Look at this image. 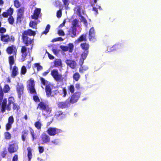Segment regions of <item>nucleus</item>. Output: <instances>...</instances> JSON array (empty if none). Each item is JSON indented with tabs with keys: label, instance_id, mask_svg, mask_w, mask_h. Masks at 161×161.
Instances as JSON below:
<instances>
[{
	"label": "nucleus",
	"instance_id": "24",
	"mask_svg": "<svg viewBox=\"0 0 161 161\" xmlns=\"http://www.w3.org/2000/svg\"><path fill=\"white\" fill-rule=\"evenodd\" d=\"M87 41L86 34L84 33L81 35L77 39L78 42H80L82 41L86 42Z\"/></svg>",
	"mask_w": 161,
	"mask_h": 161
},
{
	"label": "nucleus",
	"instance_id": "34",
	"mask_svg": "<svg viewBox=\"0 0 161 161\" xmlns=\"http://www.w3.org/2000/svg\"><path fill=\"white\" fill-rule=\"evenodd\" d=\"M67 88L69 92H70L72 94L74 93L75 89L74 85H70L68 86Z\"/></svg>",
	"mask_w": 161,
	"mask_h": 161
},
{
	"label": "nucleus",
	"instance_id": "55",
	"mask_svg": "<svg viewBox=\"0 0 161 161\" xmlns=\"http://www.w3.org/2000/svg\"><path fill=\"white\" fill-rule=\"evenodd\" d=\"M62 12L61 10H59L57 12V17L58 18H60L62 16Z\"/></svg>",
	"mask_w": 161,
	"mask_h": 161
},
{
	"label": "nucleus",
	"instance_id": "20",
	"mask_svg": "<svg viewBox=\"0 0 161 161\" xmlns=\"http://www.w3.org/2000/svg\"><path fill=\"white\" fill-rule=\"evenodd\" d=\"M76 28H71L68 31V34L72 37L74 38L76 36Z\"/></svg>",
	"mask_w": 161,
	"mask_h": 161
},
{
	"label": "nucleus",
	"instance_id": "59",
	"mask_svg": "<svg viewBox=\"0 0 161 161\" xmlns=\"http://www.w3.org/2000/svg\"><path fill=\"white\" fill-rule=\"evenodd\" d=\"M39 152L40 153H42L44 151V149L42 146H39L38 148Z\"/></svg>",
	"mask_w": 161,
	"mask_h": 161
},
{
	"label": "nucleus",
	"instance_id": "54",
	"mask_svg": "<svg viewBox=\"0 0 161 161\" xmlns=\"http://www.w3.org/2000/svg\"><path fill=\"white\" fill-rule=\"evenodd\" d=\"M12 124L7 123L6 125V129L7 130H9L12 127Z\"/></svg>",
	"mask_w": 161,
	"mask_h": 161
},
{
	"label": "nucleus",
	"instance_id": "38",
	"mask_svg": "<svg viewBox=\"0 0 161 161\" xmlns=\"http://www.w3.org/2000/svg\"><path fill=\"white\" fill-rule=\"evenodd\" d=\"M10 89L9 86L8 84H5L4 86L3 90V92L5 93H8Z\"/></svg>",
	"mask_w": 161,
	"mask_h": 161
},
{
	"label": "nucleus",
	"instance_id": "27",
	"mask_svg": "<svg viewBox=\"0 0 161 161\" xmlns=\"http://www.w3.org/2000/svg\"><path fill=\"white\" fill-rule=\"evenodd\" d=\"M54 66L55 67H62L61 61L60 59H56L54 62Z\"/></svg>",
	"mask_w": 161,
	"mask_h": 161
},
{
	"label": "nucleus",
	"instance_id": "63",
	"mask_svg": "<svg viewBox=\"0 0 161 161\" xmlns=\"http://www.w3.org/2000/svg\"><path fill=\"white\" fill-rule=\"evenodd\" d=\"M47 53L48 58L50 59H53L54 58V57L52 55L50 54L48 52H47Z\"/></svg>",
	"mask_w": 161,
	"mask_h": 161
},
{
	"label": "nucleus",
	"instance_id": "14",
	"mask_svg": "<svg viewBox=\"0 0 161 161\" xmlns=\"http://www.w3.org/2000/svg\"><path fill=\"white\" fill-rule=\"evenodd\" d=\"M41 137L43 144L47 143L50 142V137L45 133L42 134Z\"/></svg>",
	"mask_w": 161,
	"mask_h": 161
},
{
	"label": "nucleus",
	"instance_id": "10",
	"mask_svg": "<svg viewBox=\"0 0 161 161\" xmlns=\"http://www.w3.org/2000/svg\"><path fill=\"white\" fill-rule=\"evenodd\" d=\"M6 51L8 54L10 55L13 54L15 57H16L17 50L15 45H11L8 47L6 48Z\"/></svg>",
	"mask_w": 161,
	"mask_h": 161
},
{
	"label": "nucleus",
	"instance_id": "16",
	"mask_svg": "<svg viewBox=\"0 0 161 161\" xmlns=\"http://www.w3.org/2000/svg\"><path fill=\"white\" fill-rule=\"evenodd\" d=\"M41 11V9L40 8L36 9L34 11L33 14L31 16V18L36 20L38 19L40 14Z\"/></svg>",
	"mask_w": 161,
	"mask_h": 161
},
{
	"label": "nucleus",
	"instance_id": "12",
	"mask_svg": "<svg viewBox=\"0 0 161 161\" xmlns=\"http://www.w3.org/2000/svg\"><path fill=\"white\" fill-rule=\"evenodd\" d=\"M24 87L22 84L18 83L16 86V90L17 92L18 97L20 98L24 93Z\"/></svg>",
	"mask_w": 161,
	"mask_h": 161
},
{
	"label": "nucleus",
	"instance_id": "60",
	"mask_svg": "<svg viewBox=\"0 0 161 161\" xmlns=\"http://www.w3.org/2000/svg\"><path fill=\"white\" fill-rule=\"evenodd\" d=\"M18 156L17 154H15L13 156L12 161H18Z\"/></svg>",
	"mask_w": 161,
	"mask_h": 161
},
{
	"label": "nucleus",
	"instance_id": "13",
	"mask_svg": "<svg viewBox=\"0 0 161 161\" xmlns=\"http://www.w3.org/2000/svg\"><path fill=\"white\" fill-rule=\"evenodd\" d=\"M57 105L58 108L63 109L68 108L69 106L70 103L68 101L66 100L65 101L58 102Z\"/></svg>",
	"mask_w": 161,
	"mask_h": 161
},
{
	"label": "nucleus",
	"instance_id": "3",
	"mask_svg": "<svg viewBox=\"0 0 161 161\" xmlns=\"http://www.w3.org/2000/svg\"><path fill=\"white\" fill-rule=\"evenodd\" d=\"M36 108L41 110L42 115L46 118L49 116L52 110V108L48 103L43 101H41L37 104Z\"/></svg>",
	"mask_w": 161,
	"mask_h": 161
},
{
	"label": "nucleus",
	"instance_id": "28",
	"mask_svg": "<svg viewBox=\"0 0 161 161\" xmlns=\"http://www.w3.org/2000/svg\"><path fill=\"white\" fill-rule=\"evenodd\" d=\"M58 113L56 115V117L58 119L60 120L65 118V115L63 114L61 111H58Z\"/></svg>",
	"mask_w": 161,
	"mask_h": 161
},
{
	"label": "nucleus",
	"instance_id": "7",
	"mask_svg": "<svg viewBox=\"0 0 161 161\" xmlns=\"http://www.w3.org/2000/svg\"><path fill=\"white\" fill-rule=\"evenodd\" d=\"M80 94L81 93L79 92H76L72 94L68 99L69 103L74 104L77 102L80 96Z\"/></svg>",
	"mask_w": 161,
	"mask_h": 161
},
{
	"label": "nucleus",
	"instance_id": "1",
	"mask_svg": "<svg viewBox=\"0 0 161 161\" xmlns=\"http://www.w3.org/2000/svg\"><path fill=\"white\" fill-rule=\"evenodd\" d=\"M4 94L3 89L0 87V105L1 107V112L3 113L6 111V109L8 111L11 110V105H13L15 103V100L14 97L11 96L8 98V103L7 104V99L6 98L3 99Z\"/></svg>",
	"mask_w": 161,
	"mask_h": 161
},
{
	"label": "nucleus",
	"instance_id": "26",
	"mask_svg": "<svg viewBox=\"0 0 161 161\" xmlns=\"http://www.w3.org/2000/svg\"><path fill=\"white\" fill-rule=\"evenodd\" d=\"M14 55L13 56H10L8 57V61L10 65V69H11L12 66L14 63Z\"/></svg>",
	"mask_w": 161,
	"mask_h": 161
},
{
	"label": "nucleus",
	"instance_id": "18",
	"mask_svg": "<svg viewBox=\"0 0 161 161\" xmlns=\"http://www.w3.org/2000/svg\"><path fill=\"white\" fill-rule=\"evenodd\" d=\"M89 51L83 52L81 55L79 63L80 65H82L84 63V60L86 58L88 54Z\"/></svg>",
	"mask_w": 161,
	"mask_h": 161
},
{
	"label": "nucleus",
	"instance_id": "42",
	"mask_svg": "<svg viewBox=\"0 0 161 161\" xmlns=\"http://www.w3.org/2000/svg\"><path fill=\"white\" fill-rule=\"evenodd\" d=\"M27 72V69L23 65L22 66L21 69L20 75H25Z\"/></svg>",
	"mask_w": 161,
	"mask_h": 161
},
{
	"label": "nucleus",
	"instance_id": "58",
	"mask_svg": "<svg viewBox=\"0 0 161 161\" xmlns=\"http://www.w3.org/2000/svg\"><path fill=\"white\" fill-rule=\"evenodd\" d=\"M58 33L59 36H64L65 35V33L64 31L62 30H59L58 31Z\"/></svg>",
	"mask_w": 161,
	"mask_h": 161
},
{
	"label": "nucleus",
	"instance_id": "57",
	"mask_svg": "<svg viewBox=\"0 0 161 161\" xmlns=\"http://www.w3.org/2000/svg\"><path fill=\"white\" fill-rule=\"evenodd\" d=\"M61 48L64 51L66 52L68 51V47L67 46H61Z\"/></svg>",
	"mask_w": 161,
	"mask_h": 161
},
{
	"label": "nucleus",
	"instance_id": "21",
	"mask_svg": "<svg viewBox=\"0 0 161 161\" xmlns=\"http://www.w3.org/2000/svg\"><path fill=\"white\" fill-rule=\"evenodd\" d=\"M28 135V131L27 130H24L21 132V138L23 142L25 141L26 137Z\"/></svg>",
	"mask_w": 161,
	"mask_h": 161
},
{
	"label": "nucleus",
	"instance_id": "36",
	"mask_svg": "<svg viewBox=\"0 0 161 161\" xmlns=\"http://www.w3.org/2000/svg\"><path fill=\"white\" fill-rule=\"evenodd\" d=\"M80 75L78 72H76L74 73L73 76V77L75 81H78L80 78Z\"/></svg>",
	"mask_w": 161,
	"mask_h": 161
},
{
	"label": "nucleus",
	"instance_id": "44",
	"mask_svg": "<svg viewBox=\"0 0 161 161\" xmlns=\"http://www.w3.org/2000/svg\"><path fill=\"white\" fill-rule=\"evenodd\" d=\"M14 7L18 8L21 6V3L18 0H15L14 1Z\"/></svg>",
	"mask_w": 161,
	"mask_h": 161
},
{
	"label": "nucleus",
	"instance_id": "56",
	"mask_svg": "<svg viewBox=\"0 0 161 161\" xmlns=\"http://www.w3.org/2000/svg\"><path fill=\"white\" fill-rule=\"evenodd\" d=\"M76 8H77V11L78 13V14L79 16H80L81 14V7L80 6H78Z\"/></svg>",
	"mask_w": 161,
	"mask_h": 161
},
{
	"label": "nucleus",
	"instance_id": "53",
	"mask_svg": "<svg viewBox=\"0 0 161 161\" xmlns=\"http://www.w3.org/2000/svg\"><path fill=\"white\" fill-rule=\"evenodd\" d=\"M82 65H80L81 67L79 69V72H83V71H86L88 69V67H82Z\"/></svg>",
	"mask_w": 161,
	"mask_h": 161
},
{
	"label": "nucleus",
	"instance_id": "40",
	"mask_svg": "<svg viewBox=\"0 0 161 161\" xmlns=\"http://www.w3.org/2000/svg\"><path fill=\"white\" fill-rule=\"evenodd\" d=\"M67 47H68V51L69 53H72L74 49V45L72 43H69Z\"/></svg>",
	"mask_w": 161,
	"mask_h": 161
},
{
	"label": "nucleus",
	"instance_id": "25",
	"mask_svg": "<svg viewBox=\"0 0 161 161\" xmlns=\"http://www.w3.org/2000/svg\"><path fill=\"white\" fill-rule=\"evenodd\" d=\"M30 134L32 138V141H34L37 138L38 136L35 133L33 129L31 128H30Z\"/></svg>",
	"mask_w": 161,
	"mask_h": 161
},
{
	"label": "nucleus",
	"instance_id": "47",
	"mask_svg": "<svg viewBox=\"0 0 161 161\" xmlns=\"http://www.w3.org/2000/svg\"><path fill=\"white\" fill-rule=\"evenodd\" d=\"M8 23L11 25H13L14 22V19L12 16H10L8 19Z\"/></svg>",
	"mask_w": 161,
	"mask_h": 161
},
{
	"label": "nucleus",
	"instance_id": "15",
	"mask_svg": "<svg viewBox=\"0 0 161 161\" xmlns=\"http://www.w3.org/2000/svg\"><path fill=\"white\" fill-rule=\"evenodd\" d=\"M26 46H23L21 47V49L20 52L22 53V54L21 55V56L22 58H24V60L25 59V58H26L27 55V50L28 51H29L30 50V48H27L26 47Z\"/></svg>",
	"mask_w": 161,
	"mask_h": 161
},
{
	"label": "nucleus",
	"instance_id": "41",
	"mask_svg": "<svg viewBox=\"0 0 161 161\" xmlns=\"http://www.w3.org/2000/svg\"><path fill=\"white\" fill-rule=\"evenodd\" d=\"M78 20L77 19H74L72 22V26L71 28H76V26L78 23Z\"/></svg>",
	"mask_w": 161,
	"mask_h": 161
},
{
	"label": "nucleus",
	"instance_id": "35",
	"mask_svg": "<svg viewBox=\"0 0 161 161\" xmlns=\"http://www.w3.org/2000/svg\"><path fill=\"white\" fill-rule=\"evenodd\" d=\"M8 152L6 148H4L0 153L1 157L4 158L8 154Z\"/></svg>",
	"mask_w": 161,
	"mask_h": 161
},
{
	"label": "nucleus",
	"instance_id": "49",
	"mask_svg": "<svg viewBox=\"0 0 161 161\" xmlns=\"http://www.w3.org/2000/svg\"><path fill=\"white\" fill-rule=\"evenodd\" d=\"M62 94H63V97H65L67 96V92L66 87H64L62 88Z\"/></svg>",
	"mask_w": 161,
	"mask_h": 161
},
{
	"label": "nucleus",
	"instance_id": "48",
	"mask_svg": "<svg viewBox=\"0 0 161 161\" xmlns=\"http://www.w3.org/2000/svg\"><path fill=\"white\" fill-rule=\"evenodd\" d=\"M14 11V9L11 8H10L7 10V13L9 16H12Z\"/></svg>",
	"mask_w": 161,
	"mask_h": 161
},
{
	"label": "nucleus",
	"instance_id": "23",
	"mask_svg": "<svg viewBox=\"0 0 161 161\" xmlns=\"http://www.w3.org/2000/svg\"><path fill=\"white\" fill-rule=\"evenodd\" d=\"M34 125L35 127L38 130H41L42 125V122L40 121V119L35 122Z\"/></svg>",
	"mask_w": 161,
	"mask_h": 161
},
{
	"label": "nucleus",
	"instance_id": "22",
	"mask_svg": "<svg viewBox=\"0 0 161 161\" xmlns=\"http://www.w3.org/2000/svg\"><path fill=\"white\" fill-rule=\"evenodd\" d=\"M81 48L85 52L89 51L88 49L89 47V44L86 42L82 43L80 45Z\"/></svg>",
	"mask_w": 161,
	"mask_h": 161
},
{
	"label": "nucleus",
	"instance_id": "62",
	"mask_svg": "<svg viewBox=\"0 0 161 161\" xmlns=\"http://www.w3.org/2000/svg\"><path fill=\"white\" fill-rule=\"evenodd\" d=\"M6 29L5 28L2 27H0V33H3L6 32Z\"/></svg>",
	"mask_w": 161,
	"mask_h": 161
},
{
	"label": "nucleus",
	"instance_id": "19",
	"mask_svg": "<svg viewBox=\"0 0 161 161\" xmlns=\"http://www.w3.org/2000/svg\"><path fill=\"white\" fill-rule=\"evenodd\" d=\"M65 63L68 65L72 69L75 68L76 65L75 62L73 60L67 59L66 60Z\"/></svg>",
	"mask_w": 161,
	"mask_h": 161
},
{
	"label": "nucleus",
	"instance_id": "30",
	"mask_svg": "<svg viewBox=\"0 0 161 161\" xmlns=\"http://www.w3.org/2000/svg\"><path fill=\"white\" fill-rule=\"evenodd\" d=\"M28 152L27 156L29 159V160L30 161L32 157V149L30 147H28L27 148Z\"/></svg>",
	"mask_w": 161,
	"mask_h": 161
},
{
	"label": "nucleus",
	"instance_id": "17",
	"mask_svg": "<svg viewBox=\"0 0 161 161\" xmlns=\"http://www.w3.org/2000/svg\"><path fill=\"white\" fill-rule=\"evenodd\" d=\"M11 76L13 78H15L19 74V69L18 67L16 66H14L12 69Z\"/></svg>",
	"mask_w": 161,
	"mask_h": 161
},
{
	"label": "nucleus",
	"instance_id": "5",
	"mask_svg": "<svg viewBox=\"0 0 161 161\" xmlns=\"http://www.w3.org/2000/svg\"><path fill=\"white\" fill-rule=\"evenodd\" d=\"M51 75L56 81L60 82L63 81L64 78L61 74L59 73L57 69H54L52 70Z\"/></svg>",
	"mask_w": 161,
	"mask_h": 161
},
{
	"label": "nucleus",
	"instance_id": "6",
	"mask_svg": "<svg viewBox=\"0 0 161 161\" xmlns=\"http://www.w3.org/2000/svg\"><path fill=\"white\" fill-rule=\"evenodd\" d=\"M18 142L14 140L11 142L8 148V151L10 153H12L17 151L19 149Z\"/></svg>",
	"mask_w": 161,
	"mask_h": 161
},
{
	"label": "nucleus",
	"instance_id": "11",
	"mask_svg": "<svg viewBox=\"0 0 161 161\" xmlns=\"http://www.w3.org/2000/svg\"><path fill=\"white\" fill-rule=\"evenodd\" d=\"M95 33L94 27H92L89 31L88 38L90 42H94L96 41Z\"/></svg>",
	"mask_w": 161,
	"mask_h": 161
},
{
	"label": "nucleus",
	"instance_id": "8",
	"mask_svg": "<svg viewBox=\"0 0 161 161\" xmlns=\"http://www.w3.org/2000/svg\"><path fill=\"white\" fill-rule=\"evenodd\" d=\"M62 132V131L60 129L54 127H49L47 130V132L50 136H54Z\"/></svg>",
	"mask_w": 161,
	"mask_h": 161
},
{
	"label": "nucleus",
	"instance_id": "45",
	"mask_svg": "<svg viewBox=\"0 0 161 161\" xmlns=\"http://www.w3.org/2000/svg\"><path fill=\"white\" fill-rule=\"evenodd\" d=\"M34 65L35 67H36L37 71H39L42 69V67L39 63H35Z\"/></svg>",
	"mask_w": 161,
	"mask_h": 161
},
{
	"label": "nucleus",
	"instance_id": "50",
	"mask_svg": "<svg viewBox=\"0 0 161 161\" xmlns=\"http://www.w3.org/2000/svg\"><path fill=\"white\" fill-rule=\"evenodd\" d=\"M14 122V119L12 116H11L9 117L8 119V123L12 124Z\"/></svg>",
	"mask_w": 161,
	"mask_h": 161
},
{
	"label": "nucleus",
	"instance_id": "39",
	"mask_svg": "<svg viewBox=\"0 0 161 161\" xmlns=\"http://www.w3.org/2000/svg\"><path fill=\"white\" fill-rule=\"evenodd\" d=\"M28 90H29L30 93L31 94L36 95L37 93L35 88V87L28 88Z\"/></svg>",
	"mask_w": 161,
	"mask_h": 161
},
{
	"label": "nucleus",
	"instance_id": "32",
	"mask_svg": "<svg viewBox=\"0 0 161 161\" xmlns=\"http://www.w3.org/2000/svg\"><path fill=\"white\" fill-rule=\"evenodd\" d=\"M37 23L34 21H31L29 24V26L30 27L33 29H37Z\"/></svg>",
	"mask_w": 161,
	"mask_h": 161
},
{
	"label": "nucleus",
	"instance_id": "2",
	"mask_svg": "<svg viewBox=\"0 0 161 161\" xmlns=\"http://www.w3.org/2000/svg\"><path fill=\"white\" fill-rule=\"evenodd\" d=\"M36 34V32L31 29L24 31L22 33V43L26 46H30L31 47L30 50H31L32 49L34 40L33 38L30 37L28 36H34Z\"/></svg>",
	"mask_w": 161,
	"mask_h": 161
},
{
	"label": "nucleus",
	"instance_id": "37",
	"mask_svg": "<svg viewBox=\"0 0 161 161\" xmlns=\"http://www.w3.org/2000/svg\"><path fill=\"white\" fill-rule=\"evenodd\" d=\"M28 88L35 87V83L34 80L30 79L28 80Z\"/></svg>",
	"mask_w": 161,
	"mask_h": 161
},
{
	"label": "nucleus",
	"instance_id": "64",
	"mask_svg": "<svg viewBox=\"0 0 161 161\" xmlns=\"http://www.w3.org/2000/svg\"><path fill=\"white\" fill-rule=\"evenodd\" d=\"M2 15L3 17L5 18L8 17V16H9L7 12H3L2 14Z\"/></svg>",
	"mask_w": 161,
	"mask_h": 161
},
{
	"label": "nucleus",
	"instance_id": "51",
	"mask_svg": "<svg viewBox=\"0 0 161 161\" xmlns=\"http://www.w3.org/2000/svg\"><path fill=\"white\" fill-rule=\"evenodd\" d=\"M50 28V25L48 24L47 25L45 30V31H43V33L44 34H46L49 31V29Z\"/></svg>",
	"mask_w": 161,
	"mask_h": 161
},
{
	"label": "nucleus",
	"instance_id": "61",
	"mask_svg": "<svg viewBox=\"0 0 161 161\" xmlns=\"http://www.w3.org/2000/svg\"><path fill=\"white\" fill-rule=\"evenodd\" d=\"M63 2V3L64 4L66 7H68L69 3H68V0H62Z\"/></svg>",
	"mask_w": 161,
	"mask_h": 161
},
{
	"label": "nucleus",
	"instance_id": "31",
	"mask_svg": "<svg viewBox=\"0 0 161 161\" xmlns=\"http://www.w3.org/2000/svg\"><path fill=\"white\" fill-rule=\"evenodd\" d=\"M4 136L5 139L6 140H10L12 137L11 135L8 131L4 132Z\"/></svg>",
	"mask_w": 161,
	"mask_h": 161
},
{
	"label": "nucleus",
	"instance_id": "33",
	"mask_svg": "<svg viewBox=\"0 0 161 161\" xmlns=\"http://www.w3.org/2000/svg\"><path fill=\"white\" fill-rule=\"evenodd\" d=\"M24 18V15L17 14L16 21L17 23H21Z\"/></svg>",
	"mask_w": 161,
	"mask_h": 161
},
{
	"label": "nucleus",
	"instance_id": "9",
	"mask_svg": "<svg viewBox=\"0 0 161 161\" xmlns=\"http://www.w3.org/2000/svg\"><path fill=\"white\" fill-rule=\"evenodd\" d=\"M1 40L4 42H13L15 41V38L13 36H9L8 35H2L1 37Z\"/></svg>",
	"mask_w": 161,
	"mask_h": 161
},
{
	"label": "nucleus",
	"instance_id": "4",
	"mask_svg": "<svg viewBox=\"0 0 161 161\" xmlns=\"http://www.w3.org/2000/svg\"><path fill=\"white\" fill-rule=\"evenodd\" d=\"M45 91L47 97H54L58 93V91L51 84H48L45 87Z\"/></svg>",
	"mask_w": 161,
	"mask_h": 161
},
{
	"label": "nucleus",
	"instance_id": "46",
	"mask_svg": "<svg viewBox=\"0 0 161 161\" xmlns=\"http://www.w3.org/2000/svg\"><path fill=\"white\" fill-rule=\"evenodd\" d=\"M40 79L41 81V83L43 85L46 86L48 84V81L47 80H45L43 77H40Z\"/></svg>",
	"mask_w": 161,
	"mask_h": 161
},
{
	"label": "nucleus",
	"instance_id": "43",
	"mask_svg": "<svg viewBox=\"0 0 161 161\" xmlns=\"http://www.w3.org/2000/svg\"><path fill=\"white\" fill-rule=\"evenodd\" d=\"M24 8L22 7L17 10V14L24 15Z\"/></svg>",
	"mask_w": 161,
	"mask_h": 161
},
{
	"label": "nucleus",
	"instance_id": "52",
	"mask_svg": "<svg viewBox=\"0 0 161 161\" xmlns=\"http://www.w3.org/2000/svg\"><path fill=\"white\" fill-rule=\"evenodd\" d=\"M33 100L36 103L39 102V103L40 102L39 97L36 95H34L33 96Z\"/></svg>",
	"mask_w": 161,
	"mask_h": 161
},
{
	"label": "nucleus",
	"instance_id": "29",
	"mask_svg": "<svg viewBox=\"0 0 161 161\" xmlns=\"http://www.w3.org/2000/svg\"><path fill=\"white\" fill-rule=\"evenodd\" d=\"M20 107L19 105L16 103H15L13 105L12 109L14 111L15 110L17 112L20 111Z\"/></svg>",
	"mask_w": 161,
	"mask_h": 161
}]
</instances>
